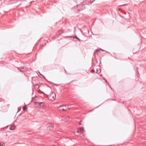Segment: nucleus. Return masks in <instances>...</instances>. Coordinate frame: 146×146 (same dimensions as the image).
I'll return each instance as SVG.
<instances>
[{"label": "nucleus", "mask_w": 146, "mask_h": 146, "mask_svg": "<svg viewBox=\"0 0 146 146\" xmlns=\"http://www.w3.org/2000/svg\"><path fill=\"white\" fill-rule=\"evenodd\" d=\"M56 98L55 93L54 92H52L50 95L48 97L49 100L51 101H53L55 100Z\"/></svg>", "instance_id": "nucleus-1"}, {"label": "nucleus", "mask_w": 146, "mask_h": 146, "mask_svg": "<svg viewBox=\"0 0 146 146\" xmlns=\"http://www.w3.org/2000/svg\"><path fill=\"white\" fill-rule=\"evenodd\" d=\"M81 4V3L79 5H77V6L78 7V8L77 9L78 12H80V11L85 9L86 8V7L85 5V4H84V5H82V6H80Z\"/></svg>", "instance_id": "nucleus-2"}, {"label": "nucleus", "mask_w": 146, "mask_h": 146, "mask_svg": "<svg viewBox=\"0 0 146 146\" xmlns=\"http://www.w3.org/2000/svg\"><path fill=\"white\" fill-rule=\"evenodd\" d=\"M91 0H85L84 1L81 3V5L80 6H82V5L85 4V5H89L90 4H91L92 2H91Z\"/></svg>", "instance_id": "nucleus-3"}, {"label": "nucleus", "mask_w": 146, "mask_h": 146, "mask_svg": "<svg viewBox=\"0 0 146 146\" xmlns=\"http://www.w3.org/2000/svg\"><path fill=\"white\" fill-rule=\"evenodd\" d=\"M77 131L80 134L84 133V129L82 127H81L77 130Z\"/></svg>", "instance_id": "nucleus-4"}, {"label": "nucleus", "mask_w": 146, "mask_h": 146, "mask_svg": "<svg viewBox=\"0 0 146 146\" xmlns=\"http://www.w3.org/2000/svg\"><path fill=\"white\" fill-rule=\"evenodd\" d=\"M40 106H43L44 104L43 102H36Z\"/></svg>", "instance_id": "nucleus-5"}, {"label": "nucleus", "mask_w": 146, "mask_h": 146, "mask_svg": "<svg viewBox=\"0 0 146 146\" xmlns=\"http://www.w3.org/2000/svg\"><path fill=\"white\" fill-rule=\"evenodd\" d=\"M74 133L75 135L77 136H79V135L80 134L79 133H78V132L77 131L74 132Z\"/></svg>", "instance_id": "nucleus-6"}, {"label": "nucleus", "mask_w": 146, "mask_h": 146, "mask_svg": "<svg viewBox=\"0 0 146 146\" xmlns=\"http://www.w3.org/2000/svg\"><path fill=\"white\" fill-rule=\"evenodd\" d=\"M14 125H12L9 128V129L11 130H13L14 129Z\"/></svg>", "instance_id": "nucleus-7"}, {"label": "nucleus", "mask_w": 146, "mask_h": 146, "mask_svg": "<svg viewBox=\"0 0 146 146\" xmlns=\"http://www.w3.org/2000/svg\"><path fill=\"white\" fill-rule=\"evenodd\" d=\"M27 109V107L26 105L24 106L23 107V110L25 111Z\"/></svg>", "instance_id": "nucleus-8"}, {"label": "nucleus", "mask_w": 146, "mask_h": 146, "mask_svg": "<svg viewBox=\"0 0 146 146\" xmlns=\"http://www.w3.org/2000/svg\"><path fill=\"white\" fill-rule=\"evenodd\" d=\"M74 38L77 39L78 41H81L80 39L79 38H78L76 36L74 37Z\"/></svg>", "instance_id": "nucleus-9"}, {"label": "nucleus", "mask_w": 146, "mask_h": 146, "mask_svg": "<svg viewBox=\"0 0 146 146\" xmlns=\"http://www.w3.org/2000/svg\"><path fill=\"white\" fill-rule=\"evenodd\" d=\"M67 37H70L71 38H74V36H67Z\"/></svg>", "instance_id": "nucleus-10"}, {"label": "nucleus", "mask_w": 146, "mask_h": 146, "mask_svg": "<svg viewBox=\"0 0 146 146\" xmlns=\"http://www.w3.org/2000/svg\"><path fill=\"white\" fill-rule=\"evenodd\" d=\"M96 72L98 74H99L100 72V70H99L98 69H97Z\"/></svg>", "instance_id": "nucleus-11"}, {"label": "nucleus", "mask_w": 146, "mask_h": 146, "mask_svg": "<svg viewBox=\"0 0 146 146\" xmlns=\"http://www.w3.org/2000/svg\"><path fill=\"white\" fill-rule=\"evenodd\" d=\"M4 145V144L3 143H0V146H3Z\"/></svg>", "instance_id": "nucleus-12"}, {"label": "nucleus", "mask_w": 146, "mask_h": 146, "mask_svg": "<svg viewBox=\"0 0 146 146\" xmlns=\"http://www.w3.org/2000/svg\"><path fill=\"white\" fill-rule=\"evenodd\" d=\"M21 110V108H18V112L19 111Z\"/></svg>", "instance_id": "nucleus-13"}, {"label": "nucleus", "mask_w": 146, "mask_h": 146, "mask_svg": "<svg viewBox=\"0 0 146 146\" xmlns=\"http://www.w3.org/2000/svg\"><path fill=\"white\" fill-rule=\"evenodd\" d=\"M91 72L92 73H94V72L95 71L93 69H92L91 71Z\"/></svg>", "instance_id": "nucleus-14"}, {"label": "nucleus", "mask_w": 146, "mask_h": 146, "mask_svg": "<svg viewBox=\"0 0 146 146\" xmlns=\"http://www.w3.org/2000/svg\"><path fill=\"white\" fill-rule=\"evenodd\" d=\"M82 121V120H80V122L79 123V125H82V124L81 123Z\"/></svg>", "instance_id": "nucleus-15"}, {"label": "nucleus", "mask_w": 146, "mask_h": 146, "mask_svg": "<svg viewBox=\"0 0 146 146\" xmlns=\"http://www.w3.org/2000/svg\"><path fill=\"white\" fill-rule=\"evenodd\" d=\"M66 106H68V105H66V106H65V107H66ZM63 106H60L59 107H63Z\"/></svg>", "instance_id": "nucleus-16"}, {"label": "nucleus", "mask_w": 146, "mask_h": 146, "mask_svg": "<svg viewBox=\"0 0 146 146\" xmlns=\"http://www.w3.org/2000/svg\"><path fill=\"white\" fill-rule=\"evenodd\" d=\"M18 70L20 71H23V70H22L21 69H20L19 68H18Z\"/></svg>", "instance_id": "nucleus-17"}, {"label": "nucleus", "mask_w": 146, "mask_h": 146, "mask_svg": "<svg viewBox=\"0 0 146 146\" xmlns=\"http://www.w3.org/2000/svg\"><path fill=\"white\" fill-rule=\"evenodd\" d=\"M62 110L64 111H65V110H66V109H64V108H62Z\"/></svg>", "instance_id": "nucleus-18"}, {"label": "nucleus", "mask_w": 146, "mask_h": 146, "mask_svg": "<svg viewBox=\"0 0 146 146\" xmlns=\"http://www.w3.org/2000/svg\"><path fill=\"white\" fill-rule=\"evenodd\" d=\"M66 119H67V120H65L66 121H67V120H69V117H67V118H66Z\"/></svg>", "instance_id": "nucleus-19"}, {"label": "nucleus", "mask_w": 146, "mask_h": 146, "mask_svg": "<svg viewBox=\"0 0 146 146\" xmlns=\"http://www.w3.org/2000/svg\"><path fill=\"white\" fill-rule=\"evenodd\" d=\"M91 0V2H92H92H94V1H95V0Z\"/></svg>", "instance_id": "nucleus-20"}, {"label": "nucleus", "mask_w": 146, "mask_h": 146, "mask_svg": "<svg viewBox=\"0 0 146 146\" xmlns=\"http://www.w3.org/2000/svg\"><path fill=\"white\" fill-rule=\"evenodd\" d=\"M50 127H54L53 125H51L50 126Z\"/></svg>", "instance_id": "nucleus-21"}, {"label": "nucleus", "mask_w": 146, "mask_h": 146, "mask_svg": "<svg viewBox=\"0 0 146 146\" xmlns=\"http://www.w3.org/2000/svg\"><path fill=\"white\" fill-rule=\"evenodd\" d=\"M39 72V73H40V74L41 76H43V75L42 74H40Z\"/></svg>", "instance_id": "nucleus-22"}, {"label": "nucleus", "mask_w": 146, "mask_h": 146, "mask_svg": "<svg viewBox=\"0 0 146 146\" xmlns=\"http://www.w3.org/2000/svg\"><path fill=\"white\" fill-rule=\"evenodd\" d=\"M68 109L70 110V108H68Z\"/></svg>", "instance_id": "nucleus-23"}, {"label": "nucleus", "mask_w": 146, "mask_h": 146, "mask_svg": "<svg viewBox=\"0 0 146 146\" xmlns=\"http://www.w3.org/2000/svg\"><path fill=\"white\" fill-rule=\"evenodd\" d=\"M34 98H32V100H33V99H34Z\"/></svg>", "instance_id": "nucleus-24"}, {"label": "nucleus", "mask_w": 146, "mask_h": 146, "mask_svg": "<svg viewBox=\"0 0 146 146\" xmlns=\"http://www.w3.org/2000/svg\"><path fill=\"white\" fill-rule=\"evenodd\" d=\"M101 50H102V51H104V50H102V49H101Z\"/></svg>", "instance_id": "nucleus-25"}, {"label": "nucleus", "mask_w": 146, "mask_h": 146, "mask_svg": "<svg viewBox=\"0 0 146 146\" xmlns=\"http://www.w3.org/2000/svg\"><path fill=\"white\" fill-rule=\"evenodd\" d=\"M71 105H72V104H70V105H69V106H71Z\"/></svg>", "instance_id": "nucleus-26"}, {"label": "nucleus", "mask_w": 146, "mask_h": 146, "mask_svg": "<svg viewBox=\"0 0 146 146\" xmlns=\"http://www.w3.org/2000/svg\"><path fill=\"white\" fill-rule=\"evenodd\" d=\"M123 5L124 6V5Z\"/></svg>", "instance_id": "nucleus-27"}, {"label": "nucleus", "mask_w": 146, "mask_h": 146, "mask_svg": "<svg viewBox=\"0 0 146 146\" xmlns=\"http://www.w3.org/2000/svg\"><path fill=\"white\" fill-rule=\"evenodd\" d=\"M106 82H107V81L106 80Z\"/></svg>", "instance_id": "nucleus-28"}]
</instances>
